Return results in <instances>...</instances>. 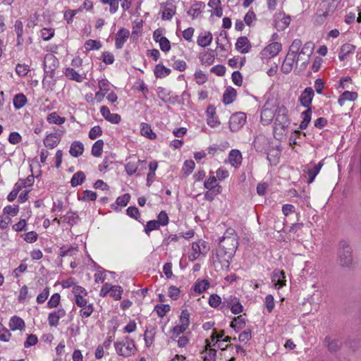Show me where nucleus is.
Here are the masks:
<instances>
[{
	"instance_id": "nucleus-1",
	"label": "nucleus",
	"mask_w": 361,
	"mask_h": 361,
	"mask_svg": "<svg viewBox=\"0 0 361 361\" xmlns=\"http://www.w3.org/2000/svg\"><path fill=\"white\" fill-rule=\"evenodd\" d=\"M314 49V44L312 42H307L302 45L301 39H294L281 66V72L284 74L290 73L294 65L297 66L298 61L302 60L304 61L301 63L300 66L302 68H305L309 63V59L313 54Z\"/></svg>"
},
{
	"instance_id": "nucleus-2",
	"label": "nucleus",
	"mask_w": 361,
	"mask_h": 361,
	"mask_svg": "<svg viewBox=\"0 0 361 361\" xmlns=\"http://www.w3.org/2000/svg\"><path fill=\"white\" fill-rule=\"evenodd\" d=\"M239 243L237 240L232 239H219V247L216 251V256L218 261L226 267H228L231 261L236 250L238 249Z\"/></svg>"
},
{
	"instance_id": "nucleus-3",
	"label": "nucleus",
	"mask_w": 361,
	"mask_h": 361,
	"mask_svg": "<svg viewBox=\"0 0 361 361\" xmlns=\"http://www.w3.org/2000/svg\"><path fill=\"white\" fill-rule=\"evenodd\" d=\"M274 111V133L283 135L290 124L288 109L284 106H280L275 108Z\"/></svg>"
},
{
	"instance_id": "nucleus-4",
	"label": "nucleus",
	"mask_w": 361,
	"mask_h": 361,
	"mask_svg": "<svg viewBox=\"0 0 361 361\" xmlns=\"http://www.w3.org/2000/svg\"><path fill=\"white\" fill-rule=\"evenodd\" d=\"M336 8V5L333 0H326L321 2L315 14V23L319 25L323 24L326 18L334 13Z\"/></svg>"
},
{
	"instance_id": "nucleus-5",
	"label": "nucleus",
	"mask_w": 361,
	"mask_h": 361,
	"mask_svg": "<svg viewBox=\"0 0 361 361\" xmlns=\"http://www.w3.org/2000/svg\"><path fill=\"white\" fill-rule=\"evenodd\" d=\"M190 245V243H189ZM208 243L203 240H198L191 243V248L188 252L190 261H195L200 257H204L209 250Z\"/></svg>"
},
{
	"instance_id": "nucleus-6",
	"label": "nucleus",
	"mask_w": 361,
	"mask_h": 361,
	"mask_svg": "<svg viewBox=\"0 0 361 361\" xmlns=\"http://www.w3.org/2000/svg\"><path fill=\"white\" fill-rule=\"evenodd\" d=\"M338 259L341 266L345 267H349L353 262L352 249L346 240L339 242Z\"/></svg>"
},
{
	"instance_id": "nucleus-7",
	"label": "nucleus",
	"mask_w": 361,
	"mask_h": 361,
	"mask_svg": "<svg viewBox=\"0 0 361 361\" xmlns=\"http://www.w3.org/2000/svg\"><path fill=\"white\" fill-rule=\"evenodd\" d=\"M116 353L123 357H129L136 351L135 342L128 336L125 337L122 341L114 343Z\"/></svg>"
},
{
	"instance_id": "nucleus-8",
	"label": "nucleus",
	"mask_w": 361,
	"mask_h": 361,
	"mask_svg": "<svg viewBox=\"0 0 361 361\" xmlns=\"http://www.w3.org/2000/svg\"><path fill=\"white\" fill-rule=\"evenodd\" d=\"M59 63V60L54 55L51 54H47L44 59V71L46 75L53 78Z\"/></svg>"
},
{
	"instance_id": "nucleus-9",
	"label": "nucleus",
	"mask_w": 361,
	"mask_h": 361,
	"mask_svg": "<svg viewBox=\"0 0 361 361\" xmlns=\"http://www.w3.org/2000/svg\"><path fill=\"white\" fill-rule=\"evenodd\" d=\"M246 114L243 112L233 114L229 119V128L232 132L238 131L246 122Z\"/></svg>"
},
{
	"instance_id": "nucleus-10",
	"label": "nucleus",
	"mask_w": 361,
	"mask_h": 361,
	"mask_svg": "<svg viewBox=\"0 0 361 361\" xmlns=\"http://www.w3.org/2000/svg\"><path fill=\"white\" fill-rule=\"evenodd\" d=\"M282 45L279 42H272L267 46L262 51V54L265 58H274L281 50Z\"/></svg>"
},
{
	"instance_id": "nucleus-11",
	"label": "nucleus",
	"mask_w": 361,
	"mask_h": 361,
	"mask_svg": "<svg viewBox=\"0 0 361 361\" xmlns=\"http://www.w3.org/2000/svg\"><path fill=\"white\" fill-rule=\"evenodd\" d=\"M275 111L269 107V104L266 102L261 111V121L263 125H269L274 118Z\"/></svg>"
},
{
	"instance_id": "nucleus-12",
	"label": "nucleus",
	"mask_w": 361,
	"mask_h": 361,
	"mask_svg": "<svg viewBox=\"0 0 361 361\" xmlns=\"http://www.w3.org/2000/svg\"><path fill=\"white\" fill-rule=\"evenodd\" d=\"M66 311L63 308H59L50 312L48 315V322L51 326H57L60 319L66 316Z\"/></svg>"
},
{
	"instance_id": "nucleus-13",
	"label": "nucleus",
	"mask_w": 361,
	"mask_h": 361,
	"mask_svg": "<svg viewBox=\"0 0 361 361\" xmlns=\"http://www.w3.org/2000/svg\"><path fill=\"white\" fill-rule=\"evenodd\" d=\"M100 112L102 116L111 123L118 124L121 120L119 114L111 113L109 109L106 106H102L100 108Z\"/></svg>"
},
{
	"instance_id": "nucleus-14",
	"label": "nucleus",
	"mask_w": 361,
	"mask_h": 361,
	"mask_svg": "<svg viewBox=\"0 0 361 361\" xmlns=\"http://www.w3.org/2000/svg\"><path fill=\"white\" fill-rule=\"evenodd\" d=\"M130 35V32L125 28L120 29L116 35L115 47L116 49H121L125 42L127 41Z\"/></svg>"
},
{
	"instance_id": "nucleus-15",
	"label": "nucleus",
	"mask_w": 361,
	"mask_h": 361,
	"mask_svg": "<svg viewBox=\"0 0 361 361\" xmlns=\"http://www.w3.org/2000/svg\"><path fill=\"white\" fill-rule=\"evenodd\" d=\"M314 94L312 87H306L300 97L301 104L305 107L310 108Z\"/></svg>"
},
{
	"instance_id": "nucleus-16",
	"label": "nucleus",
	"mask_w": 361,
	"mask_h": 361,
	"mask_svg": "<svg viewBox=\"0 0 361 361\" xmlns=\"http://www.w3.org/2000/svg\"><path fill=\"white\" fill-rule=\"evenodd\" d=\"M286 276L283 271L275 269L273 271L271 278L272 282L274 283L275 288H281L286 286Z\"/></svg>"
},
{
	"instance_id": "nucleus-17",
	"label": "nucleus",
	"mask_w": 361,
	"mask_h": 361,
	"mask_svg": "<svg viewBox=\"0 0 361 361\" xmlns=\"http://www.w3.org/2000/svg\"><path fill=\"white\" fill-rule=\"evenodd\" d=\"M235 49L241 54L248 53L251 49V44L247 37H240L235 43Z\"/></svg>"
},
{
	"instance_id": "nucleus-18",
	"label": "nucleus",
	"mask_w": 361,
	"mask_h": 361,
	"mask_svg": "<svg viewBox=\"0 0 361 361\" xmlns=\"http://www.w3.org/2000/svg\"><path fill=\"white\" fill-rule=\"evenodd\" d=\"M61 136L58 133H50L44 139V145L49 149H54L60 142Z\"/></svg>"
},
{
	"instance_id": "nucleus-19",
	"label": "nucleus",
	"mask_w": 361,
	"mask_h": 361,
	"mask_svg": "<svg viewBox=\"0 0 361 361\" xmlns=\"http://www.w3.org/2000/svg\"><path fill=\"white\" fill-rule=\"evenodd\" d=\"M242 154L238 149H232L229 152L228 161L234 168H238L242 163Z\"/></svg>"
},
{
	"instance_id": "nucleus-20",
	"label": "nucleus",
	"mask_w": 361,
	"mask_h": 361,
	"mask_svg": "<svg viewBox=\"0 0 361 361\" xmlns=\"http://www.w3.org/2000/svg\"><path fill=\"white\" fill-rule=\"evenodd\" d=\"M356 47L350 44H344L341 47L338 54L340 61H344L349 55L353 54Z\"/></svg>"
},
{
	"instance_id": "nucleus-21",
	"label": "nucleus",
	"mask_w": 361,
	"mask_h": 361,
	"mask_svg": "<svg viewBox=\"0 0 361 361\" xmlns=\"http://www.w3.org/2000/svg\"><path fill=\"white\" fill-rule=\"evenodd\" d=\"M281 18L275 22V27L279 31H283L288 27L290 19L289 16H286L285 14H279L277 18Z\"/></svg>"
},
{
	"instance_id": "nucleus-22",
	"label": "nucleus",
	"mask_w": 361,
	"mask_h": 361,
	"mask_svg": "<svg viewBox=\"0 0 361 361\" xmlns=\"http://www.w3.org/2000/svg\"><path fill=\"white\" fill-rule=\"evenodd\" d=\"M84 152V145L80 141H74L72 142L69 153L74 157H78L82 154Z\"/></svg>"
},
{
	"instance_id": "nucleus-23",
	"label": "nucleus",
	"mask_w": 361,
	"mask_h": 361,
	"mask_svg": "<svg viewBox=\"0 0 361 361\" xmlns=\"http://www.w3.org/2000/svg\"><path fill=\"white\" fill-rule=\"evenodd\" d=\"M325 345L331 353L337 352L341 347V343L338 339L326 336L324 339Z\"/></svg>"
},
{
	"instance_id": "nucleus-24",
	"label": "nucleus",
	"mask_w": 361,
	"mask_h": 361,
	"mask_svg": "<svg viewBox=\"0 0 361 361\" xmlns=\"http://www.w3.org/2000/svg\"><path fill=\"white\" fill-rule=\"evenodd\" d=\"M78 247L76 246H67V245H63L60 247L59 251V256L60 257H64L66 256H74L76 255L78 252Z\"/></svg>"
},
{
	"instance_id": "nucleus-25",
	"label": "nucleus",
	"mask_w": 361,
	"mask_h": 361,
	"mask_svg": "<svg viewBox=\"0 0 361 361\" xmlns=\"http://www.w3.org/2000/svg\"><path fill=\"white\" fill-rule=\"evenodd\" d=\"M8 324L12 331L22 330L25 326L23 319L17 316L12 317Z\"/></svg>"
},
{
	"instance_id": "nucleus-26",
	"label": "nucleus",
	"mask_w": 361,
	"mask_h": 361,
	"mask_svg": "<svg viewBox=\"0 0 361 361\" xmlns=\"http://www.w3.org/2000/svg\"><path fill=\"white\" fill-rule=\"evenodd\" d=\"M246 324V320L243 315H239L233 318L231 322L230 326L234 329L235 331H238L243 329Z\"/></svg>"
},
{
	"instance_id": "nucleus-27",
	"label": "nucleus",
	"mask_w": 361,
	"mask_h": 361,
	"mask_svg": "<svg viewBox=\"0 0 361 361\" xmlns=\"http://www.w3.org/2000/svg\"><path fill=\"white\" fill-rule=\"evenodd\" d=\"M180 334V326L176 325L173 326L169 331L170 339L169 343L171 344L173 342L177 343L178 347H180V337L176 339Z\"/></svg>"
},
{
	"instance_id": "nucleus-28",
	"label": "nucleus",
	"mask_w": 361,
	"mask_h": 361,
	"mask_svg": "<svg viewBox=\"0 0 361 361\" xmlns=\"http://www.w3.org/2000/svg\"><path fill=\"white\" fill-rule=\"evenodd\" d=\"M357 97V94L355 92L345 91L338 98V103L342 106L344 105L345 101H355Z\"/></svg>"
},
{
	"instance_id": "nucleus-29",
	"label": "nucleus",
	"mask_w": 361,
	"mask_h": 361,
	"mask_svg": "<svg viewBox=\"0 0 361 361\" xmlns=\"http://www.w3.org/2000/svg\"><path fill=\"white\" fill-rule=\"evenodd\" d=\"M212 41V35L209 32L201 33L197 40V43L202 47L209 46Z\"/></svg>"
},
{
	"instance_id": "nucleus-30",
	"label": "nucleus",
	"mask_w": 361,
	"mask_h": 361,
	"mask_svg": "<svg viewBox=\"0 0 361 361\" xmlns=\"http://www.w3.org/2000/svg\"><path fill=\"white\" fill-rule=\"evenodd\" d=\"M65 76L70 80H75L78 82H82L85 77L79 74L73 68H67L64 72Z\"/></svg>"
},
{
	"instance_id": "nucleus-31",
	"label": "nucleus",
	"mask_w": 361,
	"mask_h": 361,
	"mask_svg": "<svg viewBox=\"0 0 361 361\" xmlns=\"http://www.w3.org/2000/svg\"><path fill=\"white\" fill-rule=\"evenodd\" d=\"M204 8V4L202 1L197 2L191 6L189 10L187 11L188 14L192 17V18L199 16L201 13L202 10Z\"/></svg>"
},
{
	"instance_id": "nucleus-32",
	"label": "nucleus",
	"mask_w": 361,
	"mask_h": 361,
	"mask_svg": "<svg viewBox=\"0 0 361 361\" xmlns=\"http://www.w3.org/2000/svg\"><path fill=\"white\" fill-rule=\"evenodd\" d=\"M140 133L142 136H145L150 140H154L157 137V135L152 131L151 126L146 123H141Z\"/></svg>"
},
{
	"instance_id": "nucleus-33",
	"label": "nucleus",
	"mask_w": 361,
	"mask_h": 361,
	"mask_svg": "<svg viewBox=\"0 0 361 361\" xmlns=\"http://www.w3.org/2000/svg\"><path fill=\"white\" fill-rule=\"evenodd\" d=\"M27 101L26 97L23 93L17 94L13 99V106L16 109H20L25 105Z\"/></svg>"
},
{
	"instance_id": "nucleus-34",
	"label": "nucleus",
	"mask_w": 361,
	"mask_h": 361,
	"mask_svg": "<svg viewBox=\"0 0 361 361\" xmlns=\"http://www.w3.org/2000/svg\"><path fill=\"white\" fill-rule=\"evenodd\" d=\"M176 13V6L172 4L166 3L164 7L161 18L163 20H170Z\"/></svg>"
},
{
	"instance_id": "nucleus-35",
	"label": "nucleus",
	"mask_w": 361,
	"mask_h": 361,
	"mask_svg": "<svg viewBox=\"0 0 361 361\" xmlns=\"http://www.w3.org/2000/svg\"><path fill=\"white\" fill-rule=\"evenodd\" d=\"M206 342L207 348L205 350V355L202 357L204 361H216V350L210 347V343L207 340Z\"/></svg>"
},
{
	"instance_id": "nucleus-36",
	"label": "nucleus",
	"mask_w": 361,
	"mask_h": 361,
	"mask_svg": "<svg viewBox=\"0 0 361 361\" xmlns=\"http://www.w3.org/2000/svg\"><path fill=\"white\" fill-rule=\"evenodd\" d=\"M236 97V91L231 87L228 88L225 90L224 95H223V102L226 104H230L233 103L234 99Z\"/></svg>"
},
{
	"instance_id": "nucleus-37",
	"label": "nucleus",
	"mask_w": 361,
	"mask_h": 361,
	"mask_svg": "<svg viewBox=\"0 0 361 361\" xmlns=\"http://www.w3.org/2000/svg\"><path fill=\"white\" fill-rule=\"evenodd\" d=\"M311 116H312V109L311 108H308L307 110L303 111L301 114V117L302 118V122L300 124V128L301 130H305L307 128L308 124L310 123L311 121Z\"/></svg>"
},
{
	"instance_id": "nucleus-38",
	"label": "nucleus",
	"mask_w": 361,
	"mask_h": 361,
	"mask_svg": "<svg viewBox=\"0 0 361 361\" xmlns=\"http://www.w3.org/2000/svg\"><path fill=\"white\" fill-rule=\"evenodd\" d=\"M210 286V283L207 279L197 281L194 285V290L199 294L206 291Z\"/></svg>"
},
{
	"instance_id": "nucleus-39",
	"label": "nucleus",
	"mask_w": 361,
	"mask_h": 361,
	"mask_svg": "<svg viewBox=\"0 0 361 361\" xmlns=\"http://www.w3.org/2000/svg\"><path fill=\"white\" fill-rule=\"evenodd\" d=\"M14 30L17 35V44H21L23 42V24L21 20H17L14 24Z\"/></svg>"
},
{
	"instance_id": "nucleus-40",
	"label": "nucleus",
	"mask_w": 361,
	"mask_h": 361,
	"mask_svg": "<svg viewBox=\"0 0 361 361\" xmlns=\"http://www.w3.org/2000/svg\"><path fill=\"white\" fill-rule=\"evenodd\" d=\"M85 180V175L82 171H78L73 174L71 180V184L72 187H76L78 185H82Z\"/></svg>"
},
{
	"instance_id": "nucleus-41",
	"label": "nucleus",
	"mask_w": 361,
	"mask_h": 361,
	"mask_svg": "<svg viewBox=\"0 0 361 361\" xmlns=\"http://www.w3.org/2000/svg\"><path fill=\"white\" fill-rule=\"evenodd\" d=\"M154 335V328L152 326H147L144 334L145 341L147 346H149L153 343Z\"/></svg>"
},
{
	"instance_id": "nucleus-42",
	"label": "nucleus",
	"mask_w": 361,
	"mask_h": 361,
	"mask_svg": "<svg viewBox=\"0 0 361 361\" xmlns=\"http://www.w3.org/2000/svg\"><path fill=\"white\" fill-rule=\"evenodd\" d=\"M104 141L102 140H97L92 147L91 153L94 157H99L103 151Z\"/></svg>"
},
{
	"instance_id": "nucleus-43",
	"label": "nucleus",
	"mask_w": 361,
	"mask_h": 361,
	"mask_svg": "<svg viewBox=\"0 0 361 361\" xmlns=\"http://www.w3.org/2000/svg\"><path fill=\"white\" fill-rule=\"evenodd\" d=\"M171 72L169 68H166L162 64H158L154 70V75L157 78H164L168 75Z\"/></svg>"
},
{
	"instance_id": "nucleus-44",
	"label": "nucleus",
	"mask_w": 361,
	"mask_h": 361,
	"mask_svg": "<svg viewBox=\"0 0 361 361\" xmlns=\"http://www.w3.org/2000/svg\"><path fill=\"white\" fill-rule=\"evenodd\" d=\"M47 121L49 123L61 125L66 121L64 117H61L56 112H52L47 116Z\"/></svg>"
},
{
	"instance_id": "nucleus-45",
	"label": "nucleus",
	"mask_w": 361,
	"mask_h": 361,
	"mask_svg": "<svg viewBox=\"0 0 361 361\" xmlns=\"http://www.w3.org/2000/svg\"><path fill=\"white\" fill-rule=\"evenodd\" d=\"M207 190L204 193V199L209 201H212L217 195L221 192V186H216V188Z\"/></svg>"
},
{
	"instance_id": "nucleus-46",
	"label": "nucleus",
	"mask_w": 361,
	"mask_h": 361,
	"mask_svg": "<svg viewBox=\"0 0 361 361\" xmlns=\"http://www.w3.org/2000/svg\"><path fill=\"white\" fill-rule=\"evenodd\" d=\"M84 47L87 51L98 50L102 47V44L99 41L88 39L85 42Z\"/></svg>"
},
{
	"instance_id": "nucleus-47",
	"label": "nucleus",
	"mask_w": 361,
	"mask_h": 361,
	"mask_svg": "<svg viewBox=\"0 0 361 361\" xmlns=\"http://www.w3.org/2000/svg\"><path fill=\"white\" fill-rule=\"evenodd\" d=\"M209 305L214 308H217L221 305V298L217 294H212L208 300Z\"/></svg>"
},
{
	"instance_id": "nucleus-48",
	"label": "nucleus",
	"mask_w": 361,
	"mask_h": 361,
	"mask_svg": "<svg viewBox=\"0 0 361 361\" xmlns=\"http://www.w3.org/2000/svg\"><path fill=\"white\" fill-rule=\"evenodd\" d=\"M123 289L120 286H112L110 291V296L114 300H118L121 298Z\"/></svg>"
},
{
	"instance_id": "nucleus-49",
	"label": "nucleus",
	"mask_w": 361,
	"mask_h": 361,
	"mask_svg": "<svg viewBox=\"0 0 361 361\" xmlns=\"http://www.w3.org/2000/svg\"><path fill=\"white\" fill-rule=\"evenodd\" d=\"M97 195L95 192L86 190L82 192V196L79 197V200L83 201H94L97 199Z\"/></svg>"
},
{
	"instance_id": "nucleus-50",
	"label": "nucleus",
	"mask_w": 361,
	"mask_h": 361,
	"mask_svg": "<svg viewBox=\"0 0 361 361\" xmlns=\"http://www.w3.org/2000/svg\"><path fill=\"white\" fill-rule=\"evenodd\" d=\"M60 300L61 295L59 293L53 294L47 302V307L49 308L56 307L60 303Z\"/></svg>"
},
{
	"instance_id": "nucleus-51",
	"label": "nucleus",
	"mask_w": 361,
	"mask_h": 361,
	"mask_svg": "<svg viewBox=\"0 0 361 361\" xmlns=\"http://www.w3.org/2000/svg\"><path fill=\"white\" fill-rule=\"evenodd\" d=\"M104 4L109 5V11L111 14L115 13L118 8V0H100Z\"/></svg>"
},
{
	"instance_id": "nucleus-52",
	"label": "nucleus",
	"mask_w": 361,
	"mask_h": 361,
	"mask_svg": "<svg viewBox=\"0 0 361 361\" xmlns=\"http://www.w3.org/2000/svg\"><path fill=\"white\" fill-rule=\"evenodd\" d=\"M190 324V314L187 310H182V334Z\"/></svg>"
},
{
	"instance_id": "nucleus-53",
	"label": "nucleus",
	"mask_w": 361,
	"mask_h": 361,
	"mask_svg": "<svg viewBox=\"0 0 361 361\" xmlns=\"http://www.w3.org/2000/svg\"><path fill=\"white\" fill-rule=\"evenodd\" d=\"M94 307L92 304H89L80 310V315L82 318L89 317L93 312Z\"/></svg>"
},
{
	"instance_id": "nucleus-54",
	"label": "nucleus",
	"mask_w": 361,
	"mask_h": 361,
	"mask_svg": "<svg viewBox=\"0 0 361 361\" xmlns=\"http://www.w3.org/2000/svg\"><path fill=\"white\" fill-rule=\"evenodd\" d=\"M29 71V66L26 64L18 63L16 67V72L20 77L25 76Z\"/></svg>"
},
{
	"instance_id": "nucleus-55",
	"label": "nucleus",
	"mask_w": 361,
	"mask_h": 361,
	"mask_svg": "<svg viewBox=\"0 0 361 361\" xmlns=\"http://www.w3.org/2000/svg\"><path fill=\"white\" fill-rule=\"evenodd\" d=\"M102 135V130L99 126H95L92 128L89 132V137L91 140H95L97 137Z\"/></svg>"
},
{
	"instance_id": "nucleus-56",
	"label": "nucleus",
	"mask_w": 361,
	"mask_h": 361,
	"mask_svg": "<svg viewBox=\"0 0 361 361\" xmlns=\"http://www.w3.org/2000/svg\"><path fill=\"white\" fill-rule=\"evenodd\" d=\"M159 228V224L156 220H152L147 223L145 227V231L147 234H149L151 231L157 230Z\"/></svg>"
},
{
	"instance_id": "nucleus-57",
	"label": "nucleus",
	"mask_w": 361,
	"mask_h": 361,
	"mask_svg": "<svg viewBox=\"0 0 361 361\" xmlns=\"http://www.w3.org/2000/svg\"><path fill=\"white\" fill-rule=\"evenodd\" d=\"M11 336L9 331L0 323V340L2 341H8Z\"/></svg>"
},
{
	"instance_id": "nucleus-58",
	"label": "nucleus",
	"mask_w": 361,
	"mask_h": 361,
	"mask_svg": "<svg viewBox=\"0 0 361 361\" xmlns=\"http://www.w3.org/2000/svg\"><path fill=\"white\" fill-rule=\"evenodd\" d=\"M257 20L256 15L253 11L250 10L244 17L245 23L247 26H252V23Z\"/></svg>"
},
{
	"instance_id": "nucleus-59",
	"label": "nucleus",
	"mask_w": 361,
	"mask_h": 361,
	"mask_svg": "<svg viewBox=\"0 0 361 361\" xmlns=\"http://www.w3.org/2000/svg\"><path fill=\"white\" fill-rule=\"evenodd\" d=\"M180 293V290L178 288L174 286H171L169 288L168 295L172 300H177L179 298Z\"/></svg>"
},
{
	"instance_id": "nucleus-60",
	"label": "nucleus",
	"mask_w": 361,
	"mask_h": 361,
	"mask_svg": "<svg viewBox=\"0 0 361 361\" xmlns=\"http://www.w3.org/2000/svg\"><path fill=\"white\" fill-rule=\"evenodd\" d=\"M125 169L128 175H133L137 169V164L134 161H129L126 164Z\"/></svg>"
},
{
	"instance_id": "nucleus-61",
	"label": "nucleus",
	"mask_w": 361,
	"mask_h": 361,
	"mask_svg": "<svg viewBox=\"0 0 361 361\" xmlns=\"http://www.w3.org/2000/svg\"><path fill=\"white\" fill-rule=\"evenodd\" d=\"M195 30L193 27H188L185 30L182 31V37L189 42H192V36L194 34Z\"/></svg>"
},
{
	"instance_id": "nucleus-62",
	"label": "nucleus",
	"mask_w": 361,
	"mask_h": 361,
	"mask_svg": "<svg viewBox=\"0 0 361 361\" xmlns=\"http://www.w3.org/2000/svg\"><path fill=\"white\" fill-rule=\"evenodd\" d=\"M155 310L158 316L162 317L170 310V307L169 305H157L155 307Z\"/></svg>"
},
{
	"instance_id": "nucleus-63",
	"label": "nucleus",
	"mask_w": 361,
	"mask_h": 361,
	"mask_svg": "<svg viewBox=\"0 0 361 361\" xmlns=\"http://www.w3.org/2000/svg\"><path fill=\"white\" fill-rule=\"evenodd\" d=\"M265 306L268 312H271L274 308L275 302L274 297L271 295H268L265 298Z\"/></svg>"
},
{
	"instance_id": "nucleus-64",
	"label": "nucleus",
	"mask_w": 361,
	"mask_h": 361,
	"mask_svg": "<svg viewBox=\"0 0 361 361\" xmlns=\"http://www.w3.org/2000/svg\"><path fill=\"white\" fill-rule=\"evenodd\" d=\"M130 199V196L129 194L126 193L122 196H119L116 199V204L120 207H125L128 204Z\"/></svg>"
}]
</instances>
